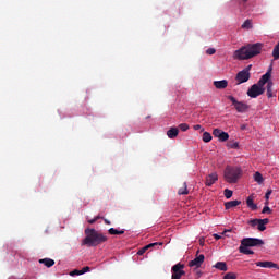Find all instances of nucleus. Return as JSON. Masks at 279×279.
Returning <instances> with one entry per match:
<instances>
[{
  "instance_id": "f257e3e1",
  "label": "nucleus",
  "mask_w": 279,
  "mask_h": 279,
  "mask_svg": "<svg viewBox=\"0 0 279 279\" xmlns=\"http://www.w3.org/2000/svg\"><path fill=\"white\" fill-rule=\"evenodd\" d=\"M260 51H263V44H248L235 50L233 58L234 60H250V58L259 56Z\"/></svg>"
},
{
  "instance_id": "f03ea898",
  "label": "nucleus",
  "mask_w": 279,
  "mask_h": 279,
  "mask_svg": "<svg viewBox=\"0 0 279 279\" xmlns=\"http://www.w3.org/2000/svg\"><path fill=\"white\" fill-rule=\"evenodd\" d=\"M108 236L104 233L97 231L96 229L87 228L85 229V239L82 241V245H87V247H97L101 243H106Z\"/></svg>"
},
{
  "instance_id": "7ed1b4c3",
  "label": "nucleus",
  "mask_w": 279,
  "mask_h": 279,
  "mask_svg": "<svg viewBox=\"0 0 279 279\" xmlns=\"http://www.w3.org/2000/svg\"><path fill=\"white\" fill-rule=\"evenodd\" d=\"M242 173L243 170H241V168L228 166L225 169V180L229 184H236V182H239V180L241 179Z\"/></svg>"
},
{
  "instance_id": "20e7f679",
  "label": "nucleus",
  "mask_w": 279,
  "mask_h": 279,
  "mask_svg": "<svg viewBox=\"0 0 279 279\" xmlns=\"http://www.w3.org/2000/svg\"><path fill=\"white\" fill-rule=\"evenodd\" d=\"M240 245L243 247H260V245H265V242L258 238H244Z\"/></svg>"
},
{
  "instance_id": "39448f33",
  "label": "nucleus",
  "mask_w": 279,
  "mask_h": 279,
  "mask_svg": "<svg viewBox=\"0 0 279 279\" xmlns=\"http://www.w3.org/2000/svg\"><path fill=\"white\" fill-rule=\"evenodd\" d=\"M227 99H229V101L232 102L236 112L243 113V112H247V110H250V105H247L243 101L236 100V98H234V96H227Z\"/></svg>"
},
{
  "instance_id": "423d86ee",
  "label": "nucleus",
  "mask_w": 279,
  "mask_h": 279,
  "mask_svg": "<svg viewBox=\"0 0 279 279\" xmlns=\"http://www.w3.org/2000/svg\"><path fill=\"white\" fill-rule=\"evenodd\" d=\"M265 93V87L259 86L257 83L253 84L251 88L247 90V96L251 97V99H256V97H260Z\"/></svg>"
},
{
  "instance_id": "0eeeda50",
  "label": "nucleus",
  "mask_w": 279,
  "mask_h": 279,
  "mask_svg": "<svg viewBox=\"0 0 279 279\" xmlns=\"http://www.w3.org/2000/svg\"><path fill=\"white\" fill-rule=\"evenodd\" d=\"M171 271V279H182V276H186V271H184V264L181 263L172 266Z\"/></svg>"
},
{
  "instance_id": "6e6552de",
  "label": "nucleus",
  "mask_w": 279,
  "mask_h": 279,
  "mask_svg": "<svg viewBox=\"0 0 279 279\" xmlns=\"http://www.w3.org/2000/svg\"><path fill=\"white\" fill-rule=\"evenodd\" d=\"M250 77H251L250 72H245L242 70L236 74L235 81L238 84H245V82H250Z\"/></svg>"
},
{
  "instance_id": "1a4fd4ad",
  "label": "nucleus",
  "mask_w": 279,
  "mask_h": 279,
  "mask_svg": "<svg viewBox=\"0 0 279 279\" xmlns=\"http://www.w3.org/2000/svg\"><path fill=\"white\" fill-rule=\"evenodd\" d=\"M205 258L206 257L204 256V254L196 256L193 260L189 263V267H195L196 269H198V267H202V265L204 264Z\"/></svg>"
},
{
  "instance_id": "9d476101",
  "label": "nucleus",
  "mask_w": 279,
  "mask_h": 279,
  "mask_svg": "<svg viewBox=\"0 0 279 279\" xmlns=\"http://www.w3.org/2000/svg\"><path fill=\"white\" fill-rule=\"evenodd\" d=\"M256 267H264L265 269H279L278 264L274 262H256Z\"/></svg>"
},
{
  "instance_id": "9b49d317",
  "label": "nucleus",
  "mask_w": 279,
  "mask_h": 279,
  "mask_svg": "<svg viewBox=\"0 0 279 279\" xmlns=\"http://www.w3.org/2000/svg\"><path fill=\"white\" fill-rule=\"evenodd\" d=\"M271 81V72H266L257 82V84L262 87L265 88V84H269Z\"/></svg>"
},
{
  "instance_id": "f8f14e48",
  "label": "nucleus",
  "mask_w": 279,
  "mask_h": 279,
  "mask_svg": "<svg viewBox=\"0 0 279 279\" xmlns=\"http://www.w3.org/2000/svg\"><path fill=\"white\" fill-rule=\"evenodd\" d=\"M217 180H219V175L217 174V172H213L206 177L205 184L206 186H213V184H215Z\"/></svg>"
},
{
  "instance_id": "ddd939ff",
  "label": "nucleus",
  "mask_w": 279,
  "mask_h": 279,
  "mask_svg": "<svg viewBox=\"0 0 279 279\" xmlns=\"http://www.w3.org/2000/svg\"><path fill=\"white\" fill-rule=\"evenodd\" d=\"M214 86L218 90H223V89L228 88V81L227 80L214 81Z\"/></svg>"
},
{
  "instance_id": "4468645a",
  "label": "nucleus",
  "mask_w": 279,
  "mask_h": 279,
  "mask_svg": "<svg viewBox=\"0 0 279 279\" xmlns=\"http://www.w3.org/2000/svg\"><path fill=\"white\" fill-rule=\"evenodd\" d=\"M267 223H269L268 218L259 219L257 222V230H259V232H265V230H267V227H265Z\"/></svg>"
},
{
  "instance_id": "2eb2a0df",
  "label": "nucleus",
  "mask_w": 279,
  "mask_h": 279,
  "mask_svg": "<svg viewBox=\"0 0 279 279\" xmlns=\"http://www.w3.org/2000/svg\"><path fill=\"white\" fill-rule=\"evenodd\" d=\"M246 205L248 208H251V210H258V205L254 203V195H250L246 198Z\"/></svg>"
},
{
  "instance_id": "dca6fc26",
  "label": "nucleus",
  "mask_w": 279,
  "mask_h": 279,
  "mask_svg": "<svg viewBox=\"0 0 279 279\" xmlns=\"http://www.w3.org/2000/svg\"><path fill=\"white\" fill-rule=\"evenodd\" d=\"M179 134L180 130L178 128H170V130L167 131L168 138H177Z\"/></svg>"
},
{
  "instance_id": "f3484780",
  "label": "nucleus",
  "mask_w": 279,
  "mask_h": 279,
  "mask_svg": "<svg viewBox=\"0 0 279 279\" xmlns=\"http://www.w3.org/2000/svg\"><path fill=\"white\" fill-rule=\"evenodd\" d=\"M241 201H229L225 203L226 210H230V208H235V206H240Z\"/></svg>"
},
{
  "instance_id": "a211bd4d",
  "label": "nucleus",
  "mask_w": 279,
  "mask_h": 279,
  "mask_svg": "<svg viewBox=\"0 0 279 279\" xmlns=\"http://www.w3.org/2000/svg\"><path fill=\"white\" fill-rule=\"evenodd\" d=\"M266 90L268 99H271V97H274V82H268V84L266 85Z\"/></svg>"
},
{
  "instance_id": "6ab92c4d",
  "label": "nucleus",
  "mask_w": 279,
  "mask_h": 279,
  "mask_svg": "<svg viewBox=\"0 0 279 279\" xmlns=\"http://www.w3.org/2000/svg\"><path fill=\"white\" fill-rule=\"evenodd\" d=\"M39 263L41 265H45V267H53V265H56V260H53L51 258L39 259Z\"/></svg>"
},
{
  "instance_id": "aec40b11",
  "label": "nucleus",
  "mask_w": 279,
  "mask_h": 279,
  "mask_svg": "<svg viewBox=\"0 0 279 279\" xmlns=\"http://www.w3.org/2000/svg\"><path fill=\"white\" fill-rule=\"evenodd\" d=\"M214 267L219 269V271H226L228 269L226 262H217Z\"/></svg>"
},
{
  "instance_id": "412c9836",
  "label": "nucleus",
  "mask_w": 279,
  "mask_h": 279,
  "mask_svg": "<svg viewBox=\"0 0 279 279\" xmlns=\"http://www.w3.org/2000/svg\"><path fill=\"white\" fill-rule=\"evenodd\" d=\"M239 252L240 254H245V255L254 254V251L250 250L247 246H242V245H240Z\"/></svg>"
},
{
  "instance_id": "4be33fe9",
  "label": "nucleus",
  "mask_w": 279,
  "mask_h": 279,
  "mask_svg": "<svg viewBox=\"0 0 279 279\" xmlns=\"http://www.w3.org/2000/svg\"><path fill=\"white\" fill-rule=\"evenodd\" d=\"M254 180L257 182V184H263V182H265V179L260 172H255Z\"/></svg>"
},
{
  "instance_id": "5701e85b",
  "label": "nucleus",
  "mask_w": 279,
  "mask_h": 279,
  "mask_svg": "<svg viewBox=\"0 0 279 279\" xmlns=\"http://www.w3.org/2000/svg\"><path fill=\"white\" fill-rule=\"evenodd\" d=\"M178 195H189V189L186 182L183 183V186L179 189Z\"/></svg>"
},
{
  "instance_id": "b1692460",
  "label": "nucleus",
  "mask_w": 279,
  "mask_h": 279,
  "mask_svg": "<svg viewBox=\"0 0 279 279\" xmlns=\"http://www.w3.org/2000/svg\"><path fill=\"white\" fill-rule=\"evenodd\" d=\"M228 138H230V135L227 132L222 131L220 136L218 137V141H220V143H226Z\"/></svg>"
},
{
  "instance_id": "393cba45",
  "label": "nucleus",
  "mask_w": 279,
  "mask_h": 279,
  "mask_svg": "<svg viewBox=\"0 0 279 279\" xmlns=\"http://www.w3.org/2000/svg\"><path fill=\"white\" fill-rule=\"evenodd\" d=\"M203 141H204V143H210V141H213V135H210L209 132H204L203 133Z\"/></svg>"
},
{
  "instance_id": "a878e982",
  "label": "nucleus",
  "mask_w": 279,
  "mask_h": 279,
  "mask_svg": "<svg viewBox=\"0 0 279 279\" xmlns=\"http://www.w3.org/2000/svg\"><path fill=\"white\" fill-rule=\"evenodd\" d=\"M108 232H109V234H112V235H114V234H125V230H117V229H114V228H110L109 230H108Z\"/></svg>"
},
{
  "instance_id": "bb28decb",
  "label": "nucleus",
  "mask_w": 279,
  "mask_h": 279,
  "mask_svg": "<svg viewBox=\"0 0 279 279\" xmlns=\"http://www.w3.org/2000/svg\"><path fill=\"white\" fill-rule=\"evenodd\" d=\"M242 29H252V20H246L242 24Z\"/></svg>"
},
{
  "instance_id": "cd10ccee",
  "label": "nucleus",
  "mask_w": 279,
  "mask_h": 279,
  "mask_svg": "<svg viewBox=\"0 0 279 279\" xmlns=\"http://www.w3.org/2000/svg\"><path fill=\"white\" fill-rule=\"evenodd\" d=\"M227 147H229V149H239V142H229Z\"/></svg>"
},
{
  "instance_id": "c85d7f7f",
  "label": "nucleus",
  "mask_w": 279,
  "mask_h": 279,
  "mask_svg": "<svg viewBox=\"0 0 279 279\" xmlns=\"http://www.w3.org/2000/svg\"><path fill=\"white\" fill-rule=\"evenodd\" d=\"M222 132L223 131L221 129H214L213 136H215V138H219Z\"/></svg>"
},
{
  "instance_id": "c756f323",
  "label": "nucleus",
  "mask_w": 279,
  "mask_h": 279,
  "mask_svg": "<svg viewBox=\"0 0 279 279\" xmlns=\"http://www.w3.org/2000/svg\"><path fill=\"white\" fill-rule=\"evenodd\" d=\"M260 219L256 218V219H252L248 221V226H252V228H256V226H258V221Z\"/></svg>"
},
{
  "instance_id": "7c9ffc66",
  "label": "nucleus",
  "mask_w": 279,
  "mask_h": 279,
  "mask_svg": "<svg viewBox=\"0 0 279 279\" xmlns=\"http://www.w3.org/2000/svg\"><path fill=\"white\" fill-rule=\"evenodd\" d=\"M232 195H233L232 190H229V189H226V190H225V197H226L227 199H230V197H232Z\"/></svg>"
},
{
  "instance_id": "2f4dec72",
  "label": "nucleus",
  "mask_w": 279,
  "mask_h": 279,
  "mask_svg": "<svg viewBox=\"0 0 279 279\" xmlns=\"http://www.w3.org/2000/svg\"><path fill=\"white\" fill-rule=\"evenodd\" d=\"M147 250H149V246H147V245L140 248L138 252H137V255L143 256V254H145V252H147Z\"/></svg>"
},
{
  "instance_id": "473e14b6",
  "label": "nucleus",
  "mask_w": 279,
  "mask_h": 279,
  "mask_svg": "<svg viewBox=\"0 0 279 279\" xmlns=\"http://www.w3.org/2000/svg\"><path fill=\"white\" fill-rule=\"evenodd\" d=\"M158 245H162V242L150 243L146 245V247H148V250H151V247H158Z\"/></svg>"
},
{
  "instance_id": "72a5a7b5",
  "label": "nucleus",
  "mask_w": 279,
  "mask_h": 279,
  "mask_svg": "<svg viewBox=\"0 0 279 279\" xmlns=\"http://www.w3.org/2000/svg\"><path fill=\"white\" fill-rule=\"evenodd\" d=\"M207 56H215L217 53V50L215 48H208L206 50Z\"/></svg>"
},
{
  "instance_id": "f704fd0d",
  "label": "nucleus",
  "mask_w": 279,
  "mask_h": 279,
  "mask_svg": "<svg viewBox=\"0 0 279 279\" xmlns=\"http://www.w3.org/2000/svg\"><path fill=\"white\" fill-rule=\"evenodd\" d=\"M179 129L181 130V132H186V130H189V124L186 123H181L179 125Z\"/></svg>"
},
{
  "instance_id": "c9c22d12",
  "label": "nucleus",
  "mask_w": 279,
  "mask_h": 279,
  "mask_svg": "<svg viewBox=\"0 0 279 279\" xmlns=\"http://www.w3.org/2000/svg\"><path fill=\"white\" fill-rule=\"evenodd\" d=\"M223 279H236V275H234L233 272H228L227 275H225Z\"/></svg>"
},
{
  "instance_id": "e433bc0d",
  "label": "nucleus",
  "mask_w": 279,
  "mask_h": 279,
  "mask_svg": "<svg viewBox=\"0 0 279 279\" xmlns=\"http://www.w3.org/2000/svg\"><path fill=\"white\" fill-rule=\"evenodd\" d=\"M262 213H263V215H265V214H267V213H268V215H271L272 210H271V208H269V206H265V207L263 208Z\"/></svg>"
},
{
  "instance_id": "4c0bfd02",
  "label": "nucleus",
  "mask_w": 279,
  "mask_h": 279,
  "mask_svg": "<svg viewBox=\"0 0 279 279\" xmlns=\"http://www.w3.org/2000/svg\"><path fill=\"white\" fill-rule=\"evenodd\" d=\"M70 276H82V270L75 269L70 272Z\"/></svg>"
},
{
  "instance_id": "58836bf2",
  "label": "nucleus",
  "mask_w": 279,
  "mask_h": 279,
  "mask_svg": "<svg viewBox=\"0 0 279 279\" xmlns=\"http://www.w3.org/2000/svg\"><path fill=\"white\" fill-rule=\"evenodd\" d=\"M271 193H274L272 190H268V191L266 192V194H265V199H266V202H269V197L271 196Z\"/></svg>"
},
{
  "instance_id": "ea45409f",
  "label": "nucleus",
  "mask_w": 279,
  "mask_h": 279,
  "mask_svg": "<svg viewBox=\"0 0 279 279\" xmlns=\"http://www.w3.org/2000/svg\"><path fill=\"white\" fill-rule=\"evenodd\" d=\"M274 60H279V50H272Z\"/></svg>"
},
{
  "instance_id": "a19ab883",
  "label": "nucleus",
  "mask_w": 279,
  "mask_h": 279,
  "mask_svg": "<svg viewBox=\"0 0 279 279\" xmlns=\"http://www.w3.org/2000/svg\"><path fill=\"white\" fill-rule=\"evenodd\" d=\"M87 271H90V267H88V266L83 267L81 270V274L84 275V274H87Z\"/></svg>"
},
{
  "instance_id": "79ce46f5",
  "label": "nucleus",
  "mask_w": 279,
  "mask_h": 279,
  "mask_svg": "<svg viewBox=\"0 0 279 279\" xmlns=\"http://www.w3.org/2000/svg\"><path fill=\"white\" fill-rule=\"evenodd\" d=\"M246 73H250V71H252V65H247L244 70H242Z\"/></svg>"
},
{
  "instance_id": "37998d69",
  "label": "nucleus",
  "mask_w": 279,
  "mask_h": 279,
  "mask_svg": "<svg viewBox=\"0 0 279 279\" xmlns=\"http://www.w3.org/2000/svg\"><path fill=\"white\" fill-rule=\"evenodd\" d=\"M214 239H216V241H219V239H221V235L215 233V234H214Z\"/></svg>"
},
{
  "instance_id": "c03bdc74",
  "label": "nucleus",
  "mask_w": 279,
  "mask_h": 279,
  "mask_svg": "<svg viewBox=\"0 0 279 279\" xmlns=\"http://www.w3.org/2000/svg\"><path fill=\"white\" fill-rule=\"evenodd\" d=\"M194 130H202V125L199 124L194 125Z\"/></svg>"
},
{
  "instance_id": "a18cd8bd",
  "label": "nucleus",
  "mask_w": 279,
  "mask_h": 279,
  "mask_svg": "<svg viewBox=\"0 0 279 279\" xmlns=\"http://www.w3.org/2000/svg\"><path fill=\"white\" fill-rule=\"evenodd\" d=\"M241 130H247V124H242Z\"/></svg>"
},
{
  "instance_id": "49530a36",
  "label": "nucleus",
  "mask_w": 279,
  "mask_h": 279,
  "mask_svg": "<svg viewBox=\"0 0 279 279\" xmlns=\"http://www.w3.org/2000/svg\"><path fill=\"white\" fill-rule=\"evenodd\" d=\"M97 221V219H90V220H88V223H95Z\"/></svg>"
},
{
  "instance_id": "de8ad7c7",
  "label": "nucleus",
  "mask_w": 279,
  "mask_h": 279,
  "mask_svg": "<svg viewBox=\"0 0 279 279\" xmlns=\"http://www.w3.org/2000/svg\"><path fill=\"white\" fill-rule=\"evenodd\" d=\"M104 221L107 226H110V221L108 219L104 218Z\"/></svg>"
},
{
  "instance_id": "09e8293b",
  "label": "nucleus",
  "mask_w": 279,
  "mask_h": 279,
  "mask_svg": "<svg viewBox=\"0 0 279 279\" xmlns=\"http://www.w3.org/2000/svg\"><path fill=\"white\" fill-rule=\"evenodd\" d=\"M94 219H96V221H99V219H101V216H96Z\"/></svg>"
},
{
  "instance_id": "8fccbe9b",
  "label": "nucleus",
  "mask_w": 279,
  "mask_h": 279,
  "mask_svg": "<svg viewBox=\"0 0 279 279\" xmlns=\"http://www.w3.org/2000/svg\"><path fill=\"white\" fill-rule=\"evenodd\" d=\"M243 1V3H247V1H250V0H242Z\"/></svg>"
}]
</instances>
